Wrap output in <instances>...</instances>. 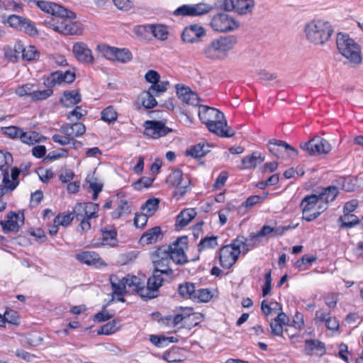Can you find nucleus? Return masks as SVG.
<instances>
[{
	"label": "nucleus",
	"mask_w": 363,
	"mask_h": 363,
	"mask_svg": "<svg viewBox=\"0 0 363 363\" xmlns=\"http://www.w3.org/2000/svg\"><path fill=\"white\" fill-rule=\"evenodd\" d=\"M144 135L152 139H158L167 135L172 130L166 126L162 121H146L144 123Z\"/></svg>",
	"instance_id": "2eb2a0df"
},
{
	"label": "nucleus",
	"mask_w": 363,
	"mask_h": 363,
	"mask_svg": "<svg viewBox=\"0 0 363 363\" xmlns=\"http://www.w3.org/2000/svg\"><path fill=\"white\" fill-rule=\"evenodd\" d=\"M35 88H38L35 84L26 83L21 86H18L15 89V94L19 97L30 96L32 99L33 93Z\"/></svg>",
	"instance_id": "c03bdc74"
},
{
	"label": "nucleus",
	"mask_w": 363,
	"mask_h": 363,
	"mask_svg": "<svg viewBox=\"0 0 363 363\" xmlns=\"http://www.w3.org/2000/svg\"><path fill=\"white\" fill-rule=\"evenodd\" d=\"M36 4L43 11L51 14V16H55L57 13L60 12L63 7L56 3L45 1H38Z\"/></svg>",
	"instance_id": "c9c22d12"
},
{
	"label": "nucleus",
	"mask_w": 363,
	"mask_h": 363,
	"mask_svg": "<svg viewBox=\"0 0 363 363\" xmlns=\"http://www.w3.org/2000/svg\"><path fill=\"white\" fill-rule=\"evenodd\" d=\"M314 351H320L321 354H324L325 352L324 344L318 340H306L304 347L305 353L312 355Z\"/></svg>",
	"instance_id": "e433bc0d"
},
{
	"label": "nucleus",
	"mask_w": 363,
	"mask_h": 363,
	"mask_svg": "<svg viewBox=\"0 0 363 363\" xmlns=\"http://www.w3.org/2000/svg\"><path fill=\"white\" fill-rule=\"evenodd\" d=\"M22 52V58L26 61H32L38 59L40 52L33 45L23 47L22 45L18 44L15 45V51Z\"/></svg>",
	"instance_id": "72a5a7b5"
},
{
	"label": "nucleus",
	"mask_w": 363,
	"mask_h": 363,
	"mask_svg": "<svg viewBox=\"0 0 363 363\" xmlns=\"http://www.w3.org/2000/svg\"><path fill=\"white\" fill-rule=\"evenodd\" d=\"M166 184L175 189V191L184 196L189 190L190 180L184 178L182 171L176 168L172 169L166 179Z\"/></svg>",
	"instance_id": "f8f14e48"
},
{
	"label": "nucleus",
	"mask_w": 363,
	"mask_h": 363,
	"mask_svg": "<svg viewBox=\"0 0 363 363\" xmlns=\"http://www.w3.org/2000/svg\"><path fill=\"white\" fill-rule=\"evenodd\" d=\"M154 264L155 269L157 270H163L167 272V276H172L173 274V270L169 267V263L171 262L170 257L162 259H152Z\"/></svg>",
	"instance_id": "79ce46f5"
},
{
	"label": "nucleus",
	"mask_w": 363,
	"mask_h": 363,
	"mask_svg": "<svg viewBox=\"0 0 363 363\" xmlns=\"http://www.w3.org/2000/svg\"><path fill=\"white\" fill-rule=\"evenodd\" d=\"M338 194L339 189L336 186L330 185L323 188L318 194H316V196L320 203L325 206V209L327 210L329 203L335 201Z\"/></svg>",
	"instance_id": "393cba45"
},
{
	"label": "nucleus",
	"mask_w": 363,
	"mask_h": 363,
	"mask_svg": "<svg viewBox=\"0 0 363 363\" xmlns=\"http://www.w3.org/2000/svg\"><path fill=\"white\" fill-rule=\"evenodd\" d=\"M131 212V206L126 200H121L117 208L111 213L113 219H118L123 215H128Z\"/></svg>",
	"instance_id": "a19ab883"
},
{
	"label": "nucleus",
	"mask_w": 363,
	"mask_h": 363,
	"mask_svg": "<svg viewBox=\"0 0 363 363\" xmlns=\"http://www.w3.org/2000/svg\"><path fill=\"white\" fill-rule=\"evenodd\" d=\"M53 94L52 89L48 88L43 90H38V88H35L33 93L32 101H41L47 99Z\"/></svg>",
	"instance_id": "bf43d9fd"
},
{
	"label": "nucleus",
	"mask_w": 363,
	"mask_h": 363,
	"mask_svg": "<svg viewBox=\"0 0 363 363\" xmlns=\"http://www.w3.org/2000/svg\"><path fill=\"white\" fill-rule=\"evenodd\" d=\"M300 147L311 155L328 154L331 150L330 144L324 138L315 137L301 144Z\"/></svg>",
	"instance_id": "4468645a"
},
{
	"label": "nucleus",
	"mask_w": 363,
	"mask_h": 363,
	"mask_svg": "<svg viewBox=\"0 0 363 363\" xmlns=\"http://www.w3.org/2000/svg\"><path fill=\"white\" fill-rule=\"evenodd\" d=\"M76 17L74 12L62 7L55 16L46 19L45 25L63 35H79L83 33L84 28L80 22L72 21Z\"/></svg>",
	"instance_id": "20e7f679"
},
{
	"label": "nucleus",
	"mask_w": 363,
	"mask_h": 363,
	"mask_svg": "<svg viewBox=\"0 0 363 363\" xmlns=\"http://www.w3.org/2000/svg\"><path fill=\"white\" fill-rule=\"evenodd\" d=\"M300 206L302 210V218L307 221L314 220L326 211L325 206L320 203L315 194L306 196L302 199Z\"/></svg>",
	"instance_id": "6e6552de"
},
{
	"label": "nucleus",
	"mask_w": 363,
	"mask_h": 363,
	"mask_svg": "<svg viewBox=\"0 0 363 363\" xmlns=\"http://www.w3.org/2000/svg\"><path fill=\"white\" fill-rule=\"evenodd\" d=\"M218 245V237L211 235L206 236L202 238L198 245L199 251H202L206 249L213 248Z\"/></svg>",
	"instance_id": "8fccbe9b"
},
{
	"label": "nucleus",
	"mask_w": 363,
	"mask_h": 363,
	"mask_svg": "<svg viewBox=\"0 0 363 363\" xmlns=\"http://www.w3.org/2000/svg\"><path fill=\"white\" fill-rule=\"evenodd\" d=\"M199 117L210 132L221 138H231L235 134V130L228 126L223 113L216 108L201 106Z\"/></svg>",
	"instance_id": "7ed1b4c3"
},
{
	"label": "nucleus",
	"mask_w": 363,
	"mask_h": 363,
	"mask_svg": "<svg viewBox=\"0 0 363 363\" xmlns=\"http://www.w3.org/2000/svg\"><path fill=\"white\" fill-rule=\"evenodd\" d=\"M203 315L201 313H192L189 315H184L183 314H177L172 316H169V320L172 321V323L174 325V326L177 325L179 324L182 320L186 319V318H191V317L193 318L199 319V318H201Z\"/></svg>",
	"instance_id": "0e129e2a"
},
{
	"label": "nucleus",
	"mask_w": 363,
	"mask_h": 363,
	"mask_svg": "<svg viewBox=\"0 0 363 363\" xmlns=\"http://www.w3.org/2000/svg\"><path fill=\"white\" fill-rule=\"evenodd\" d=\"M307 40L314 45H323L334 33L331 23L322 19L313 20L305 26Z\"/></svg>",
	"instance_id": "39448f33"
},
{
	"label": "nucleus",
	"mask_w": 363,
	"mask_h": 363,
	"mask_svg": "<svg viewBox=\"0 0 363 363\" xmlns=\"http://www.w3.org/2000/svg\"><path fill=\"white\" fill-rule=\"evenodd\" d=\"M193 8H194V12L195 13H194L195 16H201V15L208 13L213 9V7L211 5L204 4V3L193 4Z\"/></svg>",
	"instance_id": "e2e57ef3"
},
{
	"label": "nucleus",
	"mask_w": 363,
	"mask_h": 363,
	"mask_svg": "<svg viewBox=\"0 0 363 363\" xmlns=\"http://www.w3.org/2000/svg\"><path fill=\"white\" fill-rule=\"evenodd\" d=\"M339 220L342 223L341 227H352L359 223L357 216L351 213H344Z\"/></svg>",
	"instance_id": "6e6d98bb"
},
{
	"label": "nucleus",
	"mask_w": 363,
	"mask_h": 363,
	"mask_svg": "<svg viewBox=\"0 0 363 363\" xmlns=\"http://www.w3.org/2000/svg\"><path fill=\"white\" fill-rule=\"evenodd\" d=\"M74 72L67 70L65 72L56 71L50 74L47 78V83L50 87H54L65 82L71 84L75 80Z\"/></svg>",
	"instance_id": "aec40b11"
},
{
	"label": "nucleus",
	"mask_w": 363,
	"mask_h": 363,
	"mask_svg": "<svg viewBox=\"0 0 363 363\" xmlns=\"http://www.w3.org/2000/svg\"><path fill=\"white\" fill-rule=\"evenodd\" d=\"M41 139V135L35 131H22L21 141L28 145H33L39 143Z\"/></svg>",
	"instance_id": "de8ad7c7"
},
{
	"label": "nucleus",
	"mask_w": 363,
	"mask_h": 363,
	"mask_svg": "<svg viewBox=\"0 0 363 363\" xmlns=\"http://www.w3.org/2000/svg\"><path fill=\"white\" fill-rule=\"evenodd\" d=\"M177 94L179 98L186 104L197 106L199 102V98L195 92L192 91L189 87L182 86L177 88Z\"/></svg>",
	"instance_id": "7c9ffc66"
},
{
	"label": "nucleus",
	"mask_w": 363,
	"mask_h": 363,
	"mask_svg": "<svg viewBox=\"0 0 363 363\" xmlns=\"http://www.w3.org/2000/svg\"><path fill=\"white\" fill-rule=\"evenodd\" d=\"M197 211L194 208H188L182 210L176 217V227H185L191 220L196 218Z\"/></svg>",
	"instance_id": "c85d7f7f"
},
{
	"label": "nucleus",
	"mask_w": 363,
	"mask_h": 363,
	"mask_svg": "<svg viewBox=\"0 0 363 363\" xmlns=\"http://www.w3.org/2000/svg\"><path fill=\"white\" fill-rule=\"evenodd\" d=\"M21 170L14 167L11 169V178L9 177V170H7L2 174V183L7 186V188L10 192L13 191L19 184L18 177L20 175Z\"/></svg>",
	"instance_id": "c756f323"
},
{
	"label": "nucleus",
	"mask_w": 363,
	"mask_h": 363,
	"mask_svg": "<svg viewBox=\"0 0 363 363\" xmlns=\"http://www.w3.org/2000/svg\"><path fill=\"white\" fill-rule=\"evenodd\" d=\"M25 216L23 211H9L6 214V220H1L2 227H21L24 225Z\"/></svg>",
	"instance_id": "bb28decb"
},
{
	"label": "nucleus",
	"mask_w": 363,
	"mask_h": 363,
	"mask_svg": "<svg viewBox=\"0 0 363 363\" xmlns=\"http://www.w3.org/2000/svg\"><path fill=\"white\" fill-rule=\"evenodd\" d=\"M163 235L164 234L161 228H150L140 237L139 243L142 246L152 245L161 241Z\"/></svg>",
	"instance_id": "a878e982"
},
{
	"label": "nucleus",
	"mask_w": 363,
	"mask_h": 363,
	"mask_svg": "<svg viewBox=\"0 0 363 363\" xmlns=\"http://www.w3.org/2000/svg\"><path fill=\"white\" fill-rule=\"evenodd\" d=\"M13 164V156L9 152L0 151V170L1 175L7 170H10Z\"/></svg>",
	"instance_id": "a18cd8bd"
},
{
	"label": "nucleus",
	"mask_w": 363,
	"mask_h": 363,
	"mask_svg": "<svg viewBox=\"0 0 363 363\" xmlns=\"http://www.w3.org/2000/svg\"><path fill=\"white\" fill-rule=\"evenodd\" d=\"M205 34V30L201 26L194 24L184 29L182 38L184 43H194L199 42Z\"/></svg>",
	"instance_id": "412c9836"
},
{
	"label": "nucleus",
	"mask_w": 363,
	"mask_h": 363,
	"mask_svg": "<svg viewBox=\"0 0 363 363\" xmlns=\"http://www.w3.org/2000/svg\"><path fill=\"white\" fill-rule=\"evenodd\" d=\"M99 204L92 202L77 203L72 211L63 212L54 218L53 227H65L76 220L79 227H91V220L98 218Z\"/></svg>",
	"instance_id": "f03ea898"
},
{
	"label": "nucleus",
	"mask_w": 363,
	"mask_h": 363,
	"mask_svg": "<svg viewBox=\"0 0 363 363\" xmlns=\"http://www.w3.org/2000/svg\"><path fill=\"white\" fill-rule=\"evenodd\" d=\"M160 199L158 198H150L148 199L141 206L140 210L147 215L152 216L159 209V205Z\"/></svg>",
	"instance_id": "58836bf2"
},
{
	"label": "nucleus",
	"mask_w": 363,
	"mask_h": 363,
	"mask_svg": "<svg viewBox=\"0 0 363 363\" xmlns=\"http://www.w3.org/2000/svg\"><path fill=\"white\" fill-rule=\"evenodd\" d=\"M195 298L194 301L206 303L208 302L213 297L211 291L208 289H201L196 290Z\"/></svg>",
	"instance_id": "603ef678"
},
{
	"label": "nucleus",
	"mask_w": 363,
	"mask_h": 363,
	"mask_svg": "<svg viewBox=\"0 0 363 363\" xmlns=\"http://www.w3.org/2000/svg\"><path fill=\"white\" fill-rule=\"evenodd\" d=\"M339 52L351 63L358 65L362 62L361 48L349 35L339 33L336 38Z\"/></svg>",
	"instance_id": "0eeeda50"
},
{
	"label": "nucleus",
	"mask_w": 363,
	"mask_h": 363,
	"mask_svg": "<svg viewBox=\"0 0 363 363\" xmlns=\"http://www.w3.org/2000/svg\"><path fill=\"white\" fill-rule=\"evenodd\" d=\"M60 132L69 136L72 141L74 138L82 136L86 132V127L82 123H66L60 128Z\"/></svg>",
	"instance_id": "5701e85b"
},
{
	"label": "nucleus",
	"mask_w": 363,
	"mask_h": 363,
	"mask_svg": "<svg viewBox=\"0 0 363 363\" xmlns=\"http://www.w3.org/2000/svg\"><path fill=\"white\" fill-rule=\"evenodd\" d=\"M211 26L215 31L225 33L238 28L239 23L226 13H218L211 18Z\"/></svg>",
	"instance_id": "9b49d317"
},
{
	"label": "nucleus",
	"mask_w": 363,
	"mask_h": 363,
	"mask_svg": "<svg viewBox=\"0 0 363 363\" xmlns=\"http://www.w3.org/2000/svg\"><path fill=\"white\" fill-rule=\"evenodd\" d=\"M267 146L269 152L277 158L283 157L284 152H286L288 156H296L298 155V150L296 149L291 146L286 142L281 140H270Z\"/></svg>",
	"instance_id": "a211bd4d"
},
{
	"label": "nucleus",
	"mask_w": 363,
	"mask_h": 363,
	"mask_svg": "<svg viewBox=\"0 0 363 363\" xmlns=\"http://www.w3.org/2000/svg\"><path fill=\"white\" fill-rule=\"evenodd\" d=\"M72 52L76 59L83 64L90 65L95 61L91 50L84 42L74 43Z\"/></svg>",
	"instance_id": "6ab92c4d"
},
{
	"label": "nucleus",
	"mask_w": 363,
	"mask_h": 363,
	"mask_svg": "<svg viewBox=\"0 0 363 363\" xmlns=\"http://www.w3.org/2000/svg\"><path fill=\"white\" fill-rule=\"evenodd\" d=\"M176 16H195L193 5H182L178 7L174 12Z\"/></svg>",
	"instance_id": "69168bd1"
},
{
	"label": "nucleus",
	"mask_w": 363,
	"mask_h": 363,
	"mask_svg": "<svg viewBox=\"0 0 363 363\" xmlns=\"http://www.w3.org/2000/svg\"><path fill=\"white\" fill-rule=\"evenodd\" d=\"M155 96L150 90L144 91L141 95L142 105L147 109L155 108L157 105V101Z\"/></svg>",
	"instance_id": "09e8293b"
},
{
	"label": "nucleus",
	"mask_w": 363,
	"mask_h": 363,
	"mask_svg": "<svg viewBox=\"0 0 363 363\" xmlns=\"http://www.w3.org/2000/svg\"><path fill=\"white\" fill-rule=\"evenodd\" d=\"M264 160V157L259 152H253L252 154L243 157L238 164L240 169H247L255 168L259 164Z\"/></svg>",
	"instance_id": "2f4dec72"
},
{
	"label": "nucleus",
	"mask_w": 363,
	"mask_h": 363,
	"mask_svg": "<svg viewBox=\"0 0 363 363\" xmlns=\"http://www.w3.org/2000/svg\"><path fill=\"white\" fill-rule=\"evenodd\" d=\"M20 30L23 31L30 36H35L38 35V30L36 28L35 23L28 18H25L22 25V29Z\"/></svg>",
	"instance_id": "4d7b16f0"
},
{
	"label": "nucleus",
	"mask_w": 363,
	"mask_h": 363,
	"mask_svg": "<svg viewBox=\"0 0 363 363\" xmlns=\"http://www.w3.org/2000/svg\"><path fill=\"white\" fill-rule=\"evenodd\" d=\"M286 228H261L256 234L251 233L248 238L238 236L230 245L220 248L219 259L223 268H230L237 261L240 254H246L255 247L264 236L273 237L282 235Z\"/></svg>",
	"instance_id": "f257e3e1"
},
{
	"label": "nucleus",
	"mask_w": 363,
	"mask_h": 363,
	"mask_svg": "<svg viewBox=\"0 0 363 363\" xmlns=\"http://www.w3.org/2000/svg\"><path fill=\"white\" fill-rule=\"evenodd\" d=\"M135 33L141 38H147V33L152 34L155 38L164 40L168 38L169 32L164 25H140L135 27Z\"/></svg>",
	"instance_id": "ddd939ff"
},
{
	"label": "nucleus",
	"mask_w": 363,
	"mask_h": 363,
	"mask_svg": "<svg viewBox=\"0 0 363 363\" xmlns=\"http://www.w3.org/2000/svg\"><path fill=\"white\" fill-rule=\"evenodd\" d=\"M1 318L4 320V325L2 327H6V323H9L13 325H18L19 316L16 311L10 310L6 311L4 315H1Z\"/></svg>",
	"instance_id": "5fc2aeb1"
},
{
	"label": "nucleus",
	"mask_w": 363,
	"mask_h": 363,
	"mask_svg": "<svg viewBox=\"0 0 363 363\" xmlns=\"http://www.w3.org/2000/svg\"><path fill=\"white\" fill-rule=\"evenodd\" d=\"M25 20V18H23L20 16L12 14L9 16L7 18V23L9 25L18 30L22 29V25L23 23V21Z\"/></svg>",
	"instance_id": "680f3d73"
},
{
	"label": "nucleus",
	"mask_w": 363,
	"mask_h": 363,
	"mask_svg": "<svg viewBox=\"0 0 363 363\" xmlns=\"http://www.w3.org/2000/svg\"><path fill=\"white\" fill-rule=\"evenodd\" d=\"M164 275H167V272L163 270L154 269L152 274L147 281V286L142 291V298L151 299L157 297L159 294V289L164 282Z\"/></svg>",
	"instance_id": "9d476101"
},
{
	"label": "nucleus",
	"mask_w": 363,
	"mask_h": 363,
	"mask_svg": "<svg viewBox=\"0 0 363 363\" xmlns=\"http://www.w3.org/2000/svg\"><path fill=\"white\" fill-rule=\"evenodd\" d=\"M76 258L80 262L87 265H93L97 267L106 265L104 261L95 252H82L77 254Z\"/></svg>",
	"instance_id": "b1692460"
},
{
	"label": "nucleus",
	"mask_w": 363,
	"mask_h": 363,
	"mask_svg": "<svg viewBox=\"0 0 363 363\" xmlns=\"http://www.w3.org/2000/svg\"><path fill=\"white\" fill-rule=\"evenodd\" d=\"M170 249L169 245H163L158 247L155 252L151 254V259H162V257H170Z\"/></svg>",
	"instance_id": "052dcab7"
},
{
	"label": "nucleus",
	"mask_w": 363,
	"mask_h": 363,
	"mask_svg": "<svg viewBox=\"0 0 363 363\" xmlns=\"http://www.w3.org/2000/svg\"><path fill=\"white\" fill-rule=\"evenodd\" d=\"M169 86L168 82H158L151 84L149 89L155 96H158L167 91Z\"/></svg>",
	"instance_id": "13d9d810"
},
{
	"label": "nucleus",
	"mask_w": 363,
	"mask_h": 363,
	"mask_svg": "<svg viewBox=\"0 0 363 363\" xmlns=\"http://www.w3.org/2000/svg\"><path fill=\"white\" fill-rule=\"evenodd\" d=\"M97 49L103 57L111 61L127 63L133 59L130 50L126 48H119L108 45H99Z\"/></svg>",
	"instance_id": "1a4fd4ad"
},
{
	"label": "nucleus",
	"mask_w": 363,
	"mask_h": 363,
	"mask_svg": "<svg viewBox=\"0 0 363 363\" xmlns=\"http://www.w3.org/2000/svg\"><path fill=\"white\" fill-rule=\"evenodd\" d=\"M210 145L206 142H200L196 145L190 146L185 152L186 156L192 158H201L206 155L209 152Z\"/></svg>",
	"instance_id": "cd10ccee"
},
{
	"label": "nucleus",
	"mask_w": 363,
	"mask_h": 363,
	"mask_svg": "<svg viewBox=\"0 0 363 363\" xmlns=\"http://www.w3.org/2000/svg\"><path fill=\"white\" fill-rule=\"evenodd\" d=\"M188 241L186 236L178 238L172 244L169 245L170 258L177 264H184L188 262L184 250L187 248Z\"/></svg>",
	"instance_id": "dca6fc26"
},
{
	"label": "nucleus",
	"mask_w": 363,
	"mask_h": 363,
	"mask_svg": "<svg viewBox=\"0 0 363 363\" xmlns=\"http://www.w3.org/2000/svg\"><path fill=\"white\" fill-rule=\"evenodd\" d=\"M22 131V128L16 125L1 128V133L11 139H21Z\"/></svg>",
	"instance_id": "3c124183"
},
{
	"label": "nucleus",
	"mask_w": 363,
	"mask_h": 363,
	"mask_svg": "<svg viewBox=\"0 0 363 363\" xmlns=\"http://www.w3.org/2000/svg\"><path fill=\"white\" fill-rule=\"evenodd\" d=\"M204 56L212 60H223V55L219 50L214 39L207 45L203 50Z\"/></svg>",
	"instance_id": "f704fd0d"
},
{
	"label": "nucleus",
	"mask_w": 363,
	"mask_h": 363,
	"mask_svg": "<svg viewBox=\"0 0 363 363\" xmlns=\"http://www.w3.org/2000/svg\"><path fill=\"white\" fill-rule=\"evenodd\" d=\"M118 117V113L113 105L108 106L101 112V120L107 123H115Z\"/></svg>",
	"instance_id": "4c0bfd02"
},
{
	"label": "nucleus",
	"mask_w": 363,
	"mask_h": 363,
	"mask_svg": "<svg viewBox=\"0 0 363 363\" xmlns=\"http://www.w3.org/2000/svg\"><path fill=\"white\" fill-rule=\"evenodd\" d=\"M110 282L113 294L119 296L136 292L142 297V291L145 289L144 283L136 276L128 275L119 279L116 275H111Z\"/></svg>",
	"instance_id": "423d86ee"
},
{
	"label": "nucleus",
	"mask_w": 363,
	"mask_h": 363,
	"mask_svg": "<svg viewBox=\"0 0 363 363\" xmlns=\"http://www.w3.org/2000/svg\"><path fill=\"white\" fill-rule=\"evenodd\" d=\"M255 4L254 0H224L222 8L227 11L245 15L252 11Z\"/></svg>",
	"instance_id": "f3484780"
},
{
	"label": "nucleus",
	"mask_w": 363,
	"mask_h": 363,
	"mask_svg": "<svg viewBox=\"0 0 363 363\" xmlns=\"http://www.w3.org/2000/svg\"><path fill=\"white\" fill-rule=\"evenodd\" d=\"M82 96L77 89L65 91L63 93L60 102L65 107H72L80 103Z\"/></svg>",
	"instance_id": "473e14b6"
},
{
	"label": "nucleus",
	"mask_w": 363,
	"mask_h": 363,
	"mask_svg": "<svg viewBox=\"0 0 363 363\" xmlns=\"http://www.w3.org/2000/svg\"><path fill=\"white\" fill-rule=\"evenodd\" d=\"M216 45L218 46L219 50L223 55L224 59L228 56V52L233 50L238 43L236 36L228 35L220 36L214 39Z\"/></svg>",
	"instance_id": "4be33fe9"
},
{
	"label": "nucleus",
	"mask_w": 363,
	"mask_h": 363,
	"mask_svg": "<svg viewBox=\"0 0 363 363\" xmlns=\"http://www.w3.org/2000/svg\"><path fill=\"white\" fill-rule=\"evenodd\" d=\"M118 323L119 320H117L109 321L99 329L97 334L106 335L113 334L119 330L120 327L118 325Z\"/></svg>",
	"instance_id": "49530a36"
},
{
	"label": "nucleus",
	"mask_w": 363,
	"mask_h": 363,
	"mask_svg": "<svg viewBox=\"0 0 363 363\" xmlns=\"http://www.w3.org/2000/svg\"><path fill=\"white\" fill-rule=\"evenodd\" d=\"M178 293L182 297L193 301L196 294L195 286L191 282L181 284L178 287Z\"/></svg>",
	"instance_id": "ea45409f"
},
{
	"label": "nucleus",
	"mask_w": 363,
	"mask_h": 363,
	"mask_svg": "<svg viewBox=\"0 0 363 363\" xmlns=\"http://www.w3.org/2000/svg\"><path fill=\"white\" fill-rule=\"evenodd\" d=\"M228 178V174L225 171L221 172L218 177L216 178L213 187L215 189H220L224 186L227 179Z\"/></svg>",
	"instance_id": "774afa93"
},
{
	"label": "nucleus",
	"mask_w": 363,
	"mask_h": 363,
	"mask_svg": "<svg viewBox=\"0 0 363 363\" xmlns=\"http://www.w3.org/2000/svg\"><path fill=\"white\" fill-rule=\"evenodd\" d=\"M102 242H93L91 245L94 247H99L101 245H113V242L116 240L117 233L115 228H112L109 230H103L102 233Z\"/></svg>",
	"instance_id": "37998d69"
},
{
	"label": "nucleus",
	"mask_w": 363,
	"mask_h": 363,
	"mask_svg": "<svg viewBox=\"0 0 363 363\" xmlns=\"http://www.w3.org/2000/svg\"><path fill=\"white\" fill-rule=\"evenodd\" d=\"M149 215H147L145 212H137L134 216V225L135 227H145L147 223Z\"/></svg>",
	"instance_id": "338daca9"
},
{
	"label": "nucleus",
	"mask_w": 363,
	"mask_h": 363,
	"mask_svg": "<svg viewBox=\"0 0 363 363\" xmlns=\"http://www.w3.org/2000/svg\"><path fill=\"white\" fill-rule=\"evenodd\" d=\"M155 178L148 177H143L132 184L133 188L137 191H141L143 189L148 188L152 186Z\"/></svg>",
	"instance_id": "864d4df0"
}]
</instances>
